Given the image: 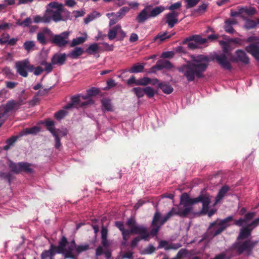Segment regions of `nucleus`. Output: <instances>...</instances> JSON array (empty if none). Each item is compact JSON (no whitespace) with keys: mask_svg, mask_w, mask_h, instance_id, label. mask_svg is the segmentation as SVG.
I'll return each instance as SVG.
<instances>
[{"mask_svg":"<svg viewBox=\"0 0 259 259\" xmlns=\"http://www.w3.org/2000/svg\"><path fill=\"white\" fill-rule=\"evenodd\" d=\"M246 42H251V44L245 47V50L255 60L259 61V37L250 36L247 38Z\"/></svg>","mask_w":259,"mask_h":259,"instance_id":"10","label":"nucleus"},{"mask_svg":"<svg viewBox=\"0 0 259 259\" xmlns=\"http://www.w3.org/2000/svg\"><path fill=\"white\" fill-rule=\"evenodd\" d=\"M34 166L31 163L26 162H21L20 172H24L27 174L34 172Z\"/></svg>","mask_w":259,"mask_h":259,"instance_id":"26","label":"nucleus"},{"mask_svg":"<svg viewBox=\"0 0 259 259\" xmlns=\"http://www.w3.org/2000/svg\"><path fill=\"white\" fill-rule=\"evenodd\" d=\"M144 68V66L143 65L140 63H136L134 64L128 71L131 73H137L142 72Z\"/></svg>","mask_w":259,"mask_h":259,"instance_id":"33","label":"nucleus"},{"mask_svg":"<svg viewBox=\"0 0 259 259\" xmlns=\"http://www.w3.org/2000/svg\"><path fill=\"white\" fill-rule=\"evenodd\" d=\"M40 131V127L37 126L31 128H26L20 133L19 136H22L27 134H36Z\"/></svg>","mask_w":259,"mask_h":259,"instance_id":"30","label":"nucleus"},{"mask_svg":"<svg viewBox=\"0 0 259 259\" xmlns=\"http://www.w3.org/2000/svg\"><path fill=\"white\" fill-rule=\"evenodd\" d=\"M64 107L63 108L64 109ZM65 117V110L61 109L54 114V117L58 120L60 121Z\"/></svg>","mask_w":259,"mask_h":259,"instance_id":"47","label":"nucleus"},{"mask_svg":"<svg viewBox=\"0 0 259 259\" xmlns=\"http://www.w3.org/2000/svg\"><path fill=\"white\" fill-rule=\"evenodd\" d=\"M188 253V251L186 249L182 248L180 249L179 252L177 253L176 257L178 259L182 258L184 256H185Z\"/></svg>","mask_w":259,"mask_h":259,"instance_id":"59","label":"nucleus"},{"mask_svg":"<svg viewBox=\"0 0 259 259\" xmlns=\"http://www.w3.org/2000/svg\"><path fill=\"white\" fill-rule=\"evenodd\" d=\"M63 11V5L61 4L53 2L49 3L43 17L35 16L34 21L35 23H49L51 20L58 22L63 20L61 15Z\"/></svg>","mask_w":259,"mask_h":259,"instance_id":"4","label":"nucleus"},{"mask_svg":"<svg viewBox=\"0 0 259 259\" xmlns=\"http://www.w3.org/2000/svg\"><path fill=\"white\" fill-rule=\"evenodd\" d=\"M141 240H147L148 239H146V236H139L135 237L131 243V246L132 248H135L137 246L138 242Z\"/></svg>","mask_w":259,"mask_h":259,"instance_id":"39","label":"nucleus"},{"mask_svg":"<svg viewBox=\"0 0 259 259\" xmlns=\"http://www.w3.org/2000/svg\"><path fill=\"white\" fill-rule=\"evenodd\" d=\"M189 211V209H182L181 207L178 208L172 207L171 209L161 220L160 213L158 211H156L154 213V217L151 223V226L153 228L150 231V234L152 236H156L159 231V229L162 225H163L167 221H168L171 217L174 215H178L181 217H186L188 215V213Z\"/></svg>","mask_w":259,"mask_h":259,"instance_id":"2","label":"nucleus"},{"mask_svg":"<svg viewBox=\"0 0 259 259\" xmlns=\"http://www.w3.org/2000/svg\"><path fill=\"white\" fill-rule=\"evenodd\" d=\"M65 250V236H63L60 242L59 245L56 246L51 245L50 248L48 250L44 251L41 255V259H52V256L56 253H64Z\"/></svg>","mask_w":259,"mask_h":259,"instance_id":"9","label":"nucleus"},{"mask_svg":"<svg viewBox=\"0 0 259 259\" xmlns=\"http://www.w3.org/2000/svg\"><path fill=\"white\" fill-rule=\"evenodd\" d=\"M255 215L254 212H248L244 217V218H240L237 220H234L233 225L241 227L243 226V223H247L248 222L251 221Z\"/></svg>","mask_w":259,"mask_h":259,"instance_id":"21","label":"nucleus"},{"mask_svg":"<svg viewBox=\"0 0 259 259\" xmlns=\"http://www.w3.org/2000/svg\"><path fill=\"white\" fill-rule=\"evenodd\" d=\"M182 246V245L179 243H170L166 247L165 250H169V249H178L179 248H180Z\"/></svg>","mask_w":259,"mask_h":259,"instance_id":"57","label":"nucleus"},{"mask_svg":"<svg viewBox=\"0 0 259 259\" xmlns=\"http://www.w3.org/2000/svg\"><path fill=\"white\" fill-rule=\"evenodd\" d=\"M52 43L58 47L65 46V33L55 35L51 40Z\"/></svg>","mask_w":259,"mask_h":259,"instance_id":"24","label":"nucleus"},{"mask_svg":"<svg viewBox=\"0 0 259 259\" xmlns=\"http://www.w3.org/2000/svg\"><path fill=\"white\" fill-rule=\"evenodd\" d=\"M37 39L38 41L41 44L45 45L47 44V41L44 33L38 32L37 33Z\"/></svg>","mask_w":259,"mask_h":259,"instance_id":"55","label":"nucleus"},{"mask_svg":"<svg viewBox=\"0 0 259 259\" xmlns=\"http://www.w3.org/2000/svg\"><path fill=\"white\" fill-rule=\"evenodd\" d=\"M230 190L229 186L225 185L223 186L219 190L215 200V204L219 202L225 196L226 194Z\"/></svg>","mask_w":259,"mask_h":259,"instance_id":"28","label":"nucleus"},{"mask_svg":"<svg viewBox=\"0 0 259 259\" xmlns=\"http://www.w3.org/2000/svg\"><path fill=\"white\" fill-rule=\"evenodd\" d=\"M180 13L177 11L170 12L165 15V22L170 28H172L178 23V16Z\"/></svg>","mask_w":259,"mask_h":259,"instance_id":"19","label":"nucleus"},{"mask_svg":"<svg viewBox=\"0 0 259 259\" xmlns=\"http://www.w3.org/2000/svg\"><path fill=\"white\" fill-rule=\"evenodd\" d=\"M182 7V3L181 2H178L177 3L172 4L170 6H169L168 9L170 11V12L176 11V10L179 9Z\"/></svg>","mask_w":259,"mask_h":259,"instance_id":"52","label":"nucleus"},{"mask_svg":"<svg viewBox=\"0 0 259 259\" xmlns=\"http://www.w3.org/2000/svg\"><path fill=\"white\" fill-rule=\"evenodd\" d=\"M87 39V36H85V37L81 36V37H76V38H74L72 40V42L71 44V46L74 47L75 46H77V45H78L80 44H82Z\"/></svg>","mask_w":259,"mask_h":259,"instance_id":"37","label":"nucleus"},{"mask_svg":"<svg viewBox=\"0 0 259 259\" xmlns=\"http://www.w3.org/2000/svg\"><path fill=\"white\" fill-rule=\"evenodd\" d=\"M172 34V35H168L167 33L166 32H164L162 34L159 33L157 35H156L154 37V40H156L157 39H159L160 41H162L166 39V38H169L171 37V36L174 35Z\"/></svg>","mask_w":259,"mask_h":259,"instance_id":"44","label":"nucleus"},{"mask_svg":"<svg viewBox=\"0 0 259 259\" xmlns=\"http://www.w3.org/2000/svg\"><path fill=\"white\" fill-rule=\"evenodd\" d=\"M120 28L121 26L119 25H117L115 26L110 29L108 33V38L110 40H113V39H114L116 37L117 33L119 30L120 29Z\"/></svg>","mask_w":259,"mask_h":259,"instance_id":"32","label":"nucleus"},{"mask_svg":"<svg viewBox=\"0 0 259 259\" xmlns=\"http://www.w3.org/2000/svg\"><path fill=\"white\" fill-rule=\"evenodd\" d=\"M235 57L232 56L231 61L237 63L240 62L245 65L248 64L250 59L246 53L242 50L238 49L235 51Z\"/></svg>","mask_w":259,"mask_h":259,"instance_id":"15","label":"nucleus"},{"mask_svg":"<svg viewBox=\"0 0 259 259\" xmlns=\"http://www.w3.org/2000/svg\"><path fill=\"white\" fill-rule=\"evenodd\" d=\"M242 13H245V14H247L249 16H252L254 15L256 12V9L253 7H251L249 8H242Z\"/></svg>","mask_w":259,"mask_h":259,"instance_id":"48","label":"nucleus"},{"mask_svg":"<svg viewBox=\"0 0 259 259\" xmlns=\"http://www.w3.org/2000/svg\"><path fill=\"white\" fill-rule=\"evenodd\" d=\"M249 228L253 230L259 225V218L252 221L250 224L247 225Z\"/></svg>","mask_w":259,"mask_h":259,"instance_id":"61","label":"nucleus"},{"mask_svg":"<svg viewBox=\"0 0 259 259\" xmlns=\"http://www.w3.org/2000/svg\"><path fill=\"white\" fill-rule=\"evenodd\" d=\"M10 38V36L8 34L4 33L2 37H0V44H5L6 43H8Z\"/></svg>","mask_w":259,"mask_h":259,"instance_id":"64","label":"nucleus"},{"mask_svg":"<svg viewBox=\"0 0 259 259\" xmlns=\"http://www.w3.org/2000/svg\"><path fill=\"white\" fill-rule=\"evenodd\" d=\"M102 46H99V50L102 51H112L113 50L114 46L112 45H109L107 42H104L100 43Z\"/></svg>","mask_w":259,"mask_h":259,"instance_id":"38","label":"nucleus"},{"mask_svg":"<svg viewBox=\"0 0 259 259\" xmlns=\"http://www.w3.org/2000/svg\"><path fill=\"white\" fill-rule=\"evenodd\" d=\"M89 249V245L88 244H85L83 245H79L76 248V252L77 254L80 253L82 252L85 251Z\"/></svg>","mask_w":259,"mask_h":259,"instance_id":"58","label":"nucleus"},{"mask_svg":"<svg viewBox=\"0 0 259 259\" xmlns=\"http://www.w3.org/2000/svg\"><path fill=\"white\" fill-rule=\"evenodd\" d=\"M151 81V78L147 77H144L137 80V85L146 86L150 84Z\"/></svg>","mask_w":259,"mask_h":259,"instance_id":"42","label":"nucleus"},{"mask_svg":"<svg viewBox=\"0 0 259 259\" xmlns=\"http://www.w3.org/2000/svg\"><path fill=\"white\" fill-rule=\"evenodd\" d=\"M138 98L143 97L145 94L149 98H152L154 96L155 94V91L150 87L147 86L142 88L140 87L134 88L132 89Z\"/></svg>","mask_w":259,"mask_h":259,"instance_id":"14","label":"nucleus"},{"mask_svg":"<svg viewBox=\"0 0 259 259\" xmlns=\"http://www.w3.org/2000/svg\"><path fill=\"white\" fill-rule=\"evenodd\" d=\"M102 106L108 111H112V106L110 100L108 99H103L102 100Z\"/></svg>","mask_w":259,"mask_h":259,"instance_id":"41","label":"nucleus"},{"mask_svg":"<svg viewBox=\"0 0 259 259\" xmlns=\"http://www.w3.org/2000/svg\"><path fill=\"white\" fill-rule=\"evenodd\" d=\"M212 60H215L224 69L230 70L232 69V65L229 56L225 54H217L213 56Z\"/></svg>","mask_w":259,"mask_h":259,"instance_id":"13","label":"nucleus"},{"mask_svg":"<svg viewBox=\"0 0 259 259\" xmlns=\"http://www.w3.org/2000/svg\"><path fill=\"white\" fill-rule=\"evenodd\" d=\"M194 41L197 45H202L206 42L207 39L205 38H202L199 35H193L190 37H187L183 41V44H186L188 41Z\"/></svg>","mask_w":259,"mask_h":259,"instance_id":"22","label":"nucleus"},{"mask_svg":"<svg viewBox=\"0 0 259 259\" xmlns=\"http://www.w3.org/2000/svg\"><path fill=\"white\" fill-rule=\"evenodd\" d=\"M208 8V4H202L198 7L197 9L195 10V12L197 13H204Z\"/></svg>","mask_w":259,"mask_h":259,"instance_id":"50","label":"nucleus"},{"mask_svg":"<svg viewBox=\"0 0 259 259\" xmlns=\"http://www.w3.org/2000/svg\"><path fill=\"white\" fill-rule=\"evenodd\" d=\"M158 88L160 89L162 91L166 94H170L173 91V88L166 82H161L158 83Z\"/></svg>","mask_w":259,"mask_h":259,"instance_id":"29","label":"nucleus"},{"mask_svg":"<svg viewBox=\"0 0 259 259\" xmlns=\"http://www.w3.org/2000/svg\"><path fill=\"white\" fill-rule=\"evenodd\" d=\"M25 99L20 98L18 101L11 100L7 102L5 106L4 113H7L13 110H17L20 106L24 104Z\"/></svg>","mask_w":259,"mask_h":259,"instance_id":"17","label":"nucleus"},{"mask_svg":"<svg viewBox=\"0 0 259 259\" xmlns=\"http://www.w3.org/2000/svg\"><path fill=\"white\" fill-rule=\"evenodd\" d=\"M88 96L92 97L95 96L99 94L100 90L95 87H92L87 91Z\"/></svg>","mask_w":259,"mask_h":259,"instance_id":"45","label":"nucleus"},{"mask_svg":"<svg viewBox=\"0 0 259 259\" xmlns=\"http://www.w3.org/2000/svg\"><path fill=\"white\" fill-rule=\"evenodd\" d=\"M35 44L33 41H27L24 44V48L27 52L32 50Z\"/></svg>","mask_w":259,"mask_h":259,"instance_id":"51","label":"nucleus"},{"mask_svg":"<svg viewBox=\"0 0 259 259\" xmlns=\"http://www.w3.org/2000/svg\"><path fill=\"white\" fill-rule=\"evenodd\" d=\"M257 243V241H252L250 240H246L243 242L238 241L232 244L231 248L235 250L238 255L242 254L244 251L250 254Z\"/></svg>","mask_w":259,"mask_h":259,"instance_id":"8","label":"nucleus"},{"mask_svg":"<svg viewBox=\"0 0 259 259\" xmlns=\"http://www.w3.org/2000/svg\"><path fill=\"white\" fill-rule=\"evenodd\" d=\"M47 129L53 135H56L58 133H61L60 130H57L55 127V122L49 118L45 119L42 122Z\"/></svg>","mask_w":259,"mask_h":259,"instance_id":"23","label":"nucleus"},{"mask_svg":"<svg viewBox=\"0 0 259 259\" xmlns=\"http://www.w3.org/2000/svg\"><path fill=\"white\" fill-rule=\"evenodd\" d=\"M84 51L82 48L80 47H75L72 51L70 56L73 59H76L81 56Z\"/></svg>","mask_w":259,"mask_h":259,"instance_id":"34","label":"nucleus"},{"mask_svg":"<svg viewBox=\"0 0 259 259\" xmlns=\"http://www.w3.org/2000/svg\"><path fill=\"white\" fill-rule=\"evenodd\" d=\"M99 50V46L98 44H93L86 49L85 52L88 54H93Z\"/></svg>","mask_w":259,"mask_h":259,"instance_id":"35","label":"nucleus"},{"mask_svg":"<svg viewBox=\"0 0 259 259\" xmlns=\"http://www.w3.org/2000/svg\"><path fill=\"white\" fill-rule=\"evenodd\" d=\"M223 53L222 54H225L228 56H229L230 60H231V59L232 58L233 55L231 52V49L229 45L223 48Z\"/></svg>","mask_w":259,"mask_h":259,"instance_id":"56","label":"nucleus"},{"mask_svg":"<svg viewBox=\"0 0 259 259\" xmlns=\"http://www.w3.org/2000/svg\"><path fill=\"white\" fill-rule=\"evenodd\" d=\"M132 234H139L140 236H146V239H148L149 235H151L150 232H148L146 227L142 225H137L134 227L131 228Z\"/></svg>","mask_w":259,"mask_h":259,"instance_id":"20","label":"nucleus"},{"mask_svg":"<svg viewBox=\"0 0 259 259\" xmlns=\"http://www.w3.org/2000/svg\"><path fill=\"white\" fill-rule=\"evenodd\" d=\"M40 65L45 67L44 70L48 72H50L53 70L52 65L53 64L52 63V62L50 63H48L46 61H44L41 62Z\"/></svg>","mask_w":259,"mask_h":259,"instance_id":"53","label":"nucleus"},{"mask_svg":"<svg viewBox=\"0 0 259 259\" xmlns=\"http://www.w3.org/2000/svg\"><path fill=\"white\" fill-rule=\"evenodd\" d=\"M209 62L208 57L200 55L178 67L177 70L183 74L188 82H191L196 78L199 79L204 77V73L206 71Z\"/></svg>","mask_w":259,"mask_h":259,"instance_id":"1","label":"nucleus"},{"mask_svg":"<svg viewBox=\"0 0 259 259\" xmlns=\"http://www.w3.org/2000/svg\"><path fill=\"white\" fill-rule=\"evenodd\" d=\"M76 245L75 241L73 240L69 243L66 238V258L78 259L77 254L75 255L73 252H76Z\"/></svg>","mask_w":259,"mask_h":259,"instance_id":"18","label":"nucleus"},{"mask_svg":"<svg viewBox=\"0 0 259 259\" xmlns=\"http://www.w3.org/2000/svg\"><path fill=\"white\" fill-rule=\"evenodd\" d=\"M189 211V209H182L181 207L178 208L172 207L171 209L161 220L160 213L158 211H156L154 213V217L151 223V226L153 228L150 231V234L152 236H156L159 231V229L162 225H163L167 221H168L171 217L174 215H178L181 217H186L188 215V213Z\"/></svg>","mask_w":259,"mask_h":259,"instance_id":"3","label":"nucleus"},{"mask_svg":"<svg viewBox=\"0 0 259 259\" xmlns=\"http://www.w3.org/2000/svg\"><path fill=\"white\" fill-rule=\"evenodd\" d=\"M8 166L11 171L16 174L20 173L21 162L15 163L10 160L9 162Z\"/></svg>","mask_w":259,"mask_h":259,"instance_id":"31","label":"nucleus"},{"mask_svg":"<svg viewBox=\"0 0 259 259\" xmlns=\"http://www.w3.org/2000/svg\"><path fill=\"white\" fill-rule=\"evenodd\" d=\"M52 63L53 65H61L65 62V54H55L51 59Z\"/></svg>","mask_w":259,"mask_h":259,"instance_id":"27","label":"nucleus"},{"mask_svg":"<svg viewBox=\"0 0 259 259\" xmlns=\"http://www.w3.org/2000/svg\"><path fill=\"white\" fill-rule=\"evenodd\" d=\"M89 96H82L81 94H78L71 97V101L66 104V109H71L72 108H78L79 107H83L88 105L92 104L93 101L92 100H89L84 102H81L80 98L81 97L83 100H85Z\"/></svg>","mask_w":259,"mask_h":259,"instance_id":"11","label":"nucleus"},{"mask_svg":"<svg viewBox=\"0 0 259 259\" xmlns=\"http://www.w3.org/2000/svg\"><path fill=\"white\" fill-rule=\"evenodd\" d=\"M130 231H131V229L130 230H126L125 229L123 231L121 232L122 238L125 242H126L127 241V240L128 239V238L130 236V234H132V233Z\"/></svg>","mask_w":259,"mask_h":259,"instance_id":"62","label":"nucleus"},{"mask_svg":"<svg viewBox=\"0 0 259 259\" xmlns=\"http://www.w3.org/2000/svg\"><path fill=\"white\" fill-rule=\"evenodd\" d=\"M164 10L162 6L153 8L151 5H147L138 14L136 20L139 23H143L149 18L156 17Z\"/></svg>","mask_w":259,"mask_h":259,"instance_id":"6","label":"nucleus"},{"mask_svg":"<svg viewBox=\"0 0 259 259\" xmlns=\"http://www.w3.org/2000/svg\"><path fill=\"white\" fill-rule=\"evenodd\" d=\"M18 136H12L6 141L7 145L3 147V149L5 150H8L11 146L13 145V144L16 142L18 139Z\"/></svg>","mask_w":259,"mask_h":259,"instance_id":"36","label":"nucleus"},{"mask_svg":"<svg viewBox=\"0 0 259 259\" xmlns=\"http://www.w3.org/2000/svg\"><path fill=\"white\" fill-rule=\"evenodd\" d=\"M231 255H227L226 252H222L218 254H217L214 257L211 259H230Z\"/></svg>","mask_w":259,"mask_h":259,"instance_id":"54","label":"nucleus"},{"mask_svg":"<svg viewBox=\"0 0 259 259\" xmlns=\"http://www.w3.org/2000/svg\"><path fill=\"white\" fill-rule=\"evenodd\" d=\"M15 66L17 72L23 77L27 76V70L32 71L34 69V66L31 65L27 60L17 62L15 64Z\"/></svg>","mask_w":259,"mask_h":259,"instance_id":"12","label":"nucleus"},{"mask_svg":"<svg viewBox=\"0 0 259 259\" xmlns=\"http://www.w3.org/2000/svg\"><path fill=\"white\" fill-rule=\"evenodd\" d=\"M0 177L4 179L7 180L10 184L11 183L12 180L13 178V176L11 173L8 172H0Z\"/></svg>","mask_w":259,"mask_h":259,"instance_id":"46","label":"nucleus"},{"mask_svg":"<svg viewBox=\"0 0 259 259\" xmlns=\"http://www.w3.org/2000/svg\"><path fill=\"white\" fill-rule=\"evenodd\" d=\"M130 8L128 7H123L121 8L119 11L117 12V17L118 18H121L130 11Z\"/></svg>","mask_w":259,"mask_h":259,"instance_id":"49","label":"nucleus"},{"mask_svg":"<svg viewBox=\"0 0 259 259\" xmlns=\"http://www.w3.org/2000/svg\"><path fill=\"white\" fill-rule=\"evenodd\" d=\"M201 202L202 203V213H206L208 211V205L211 202L210 196L208 194H200L198 197L195 198H191L189 195L184 193L181 196L180 204L183 205L182 209H189L188 215L191 212L192 209V205Z\"/></svg>","mask_w":259,"mask_h":259,"instance_id":"5","label":"nucleus"},{"mask_svg":"<svg viewBox=\"0 0 259 259\" xmlns=\"http://www.w3.org/2000/svg\"><path fill=\"white\" fill-rule=\"evenodd\" d=\"M175 53L172 51L164 52L161 54V57L164 59L172 58L174 57Z\"/></svg>","mask_w":259,"mask_h":259,"instance_id":"63","label":"nucleus"},{"mask_svg":"<svg viewBox=\"0 0 259 259\" xmlns=\"http://www.w3.org/2000/svg\"><path fill=\"white\" fill-rule=\"evenodd\" d=\"M174 67L172 64L167 60H159L156 64L150 68L151 72H155L156 70H161L163 69L170 70Z\"/></svg>","mask_w":259,"mask_h":259,"instance_id":"16","label":"nucleus"},{"mask_svg":"<svg viewBox=\"0 0 259 259\" xmlns=\"http://www.w3.org/2000/svg\"><path fill=\"white\" fill-rule=\"evenodd\" d=\"M186 3L185 8L189 9L195 7L200 0H184Z\"/></svg>","mask_w":259,"mask_h":259,"instance_id":"43","label":"nucleus"},{"mask_svg":"<svg viewBox=\"0 0 259 259\" xmlns=\"http://www.w3.org/2000/svg\"><path fill=\"white\" fill-rule=\"evenodd\" d=\"M225 31L230 34H233L235 32L234 29L233 28L232 25H231L225 22L224 26Z\"/></svg>","mask_w":259,"mask_h":259,"instance_id":"60","label":"nucleus"},{"mask_svg":"<svg viewBox=\"0 0 259 259\" xmlns=\"http://www.w3.org/2000/svg\"><path fill=\"white\" fill-rule=\"evenodd\" d=\"M257 25V23L253 20L247 19L245 22L244 26L247 30L254 28Z\"/></svg>","mask_w":259,"mask_h":259,"instance_id":"40","label":"nucleus"},{"mask_svg":"<svg viewBox=\"0 0 259 259\" xmlns=\"http://www.w3.org/2000/svg\"><path fill=\"white\" fill-rule=\"evenodd\" d=\"M252 230L247 225L240 230L239 234L237 238L238 241L245 239L251 235Z\"/></svg>","mask_w":259,"mask_h":259,"instance_id":"25","label":"nucleus"},{"mask_svg":"<svg viewBox=\"0 0 259 259\" xmlns=\"http://www.w3.org/2000/svg\"><path fill=\"white\" fill-rule=\"evenodd\" d=\"M232 221H234L232 215L228 216L220 221L217 219L215 221L210 223L209 226V229L210 230V233L212 235V237L220 235L231 225L230 223Z\"/></svg>","mask_w":259,"mask_h":259,"instance_id":"7","label":"nucleus"}]
</instances>
